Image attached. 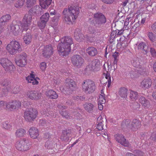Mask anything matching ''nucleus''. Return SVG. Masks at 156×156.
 Wrapping results in <instances>:
<instances>
[{
    "label": "nucleus",
    "instance_id": "obj_48",
    "mask_svg": "<svg viewBox=\"0 0 156 156\" xmlns=\"http://www.w3.org/2000/svg\"><path fill=\"white\" fill-rule=\"evenodd\" d=\"M25 0H18L15 4V6L17 8H20L23 6Z\"/></svg>",
    "mask_w": 156,
    "mask_h": 156
},
{
    "label": "nucleus",
    "instance_id": "obj_34",
    "mask_svg": "<svg viewBox=\"0 0 156 156\" xmlns=\"http://www.w3.org/2000/svg\"><path fill=\"white\" fill-rule=\"evenodd\" d=\"M141 62L140 59L137 57L134 58L131 61L132 65L136 68L140 67Z\"/></svg>",
    "mask_w": 156,
    "mask_h": 156
},
{
    "label": "nucleus",
    "instance_id": "obj_13",
    "mask_svg": "<svg viewBox=\"0 0 156 156\" xmlns=\"http://www.w3.org/2000/svg\"><path fill=\"white\" fill-rule=\"evenodd\" d=\"M21 106V103L19 101H12L9 102L7 105V109L11 111L18 109Z\"/></svg>",
    "mask_w": 156,
    "mask_h": 156
},
{
    "label": "nucleus",
    "instance_id": "obj_56",
    "mask_svg": "<svg viewBox=\"0 0 156 156\" xmlns=\"http://www.w3.org/2000/svg\"><path fill=\"white\" fill-rule=\"evenodd\" d=\"M149 51L152 57L154 58H156V51L154 48L150 47Z\"/></svg>",
    "mask_w": 156,
    "mask_h": 156
},
{
    "label": "nucleus",
    "instance_id": "obj_18",
    "mask_svg": "<svg viewBox=\"0 0 156 156\" xmlns=\"http://www.w3.org/2000/svg\"><path fill=\"white\" fill-rule=\"evenodd\" d=\"M131 129L133 131H136L141 126L140 121L137 119H134L131 123Z\"/></svg>",
    "mask_w": 156,
    "mask_h": 156
},
{
    "label": "nucleus",
    "instance_id": "obj_40",
    "mask_svg": "<svg viewBox=\"0 0 156 156\" xmlns=\"http://www.w3.org/2000/svg\"><path fill=\"white\" fill-rule=\"evenodd\" d=\"M119 143L125 147H129V144L128 140H126V138H125L124 136H123L122 138H121V140H120Z\"/></svg>",
    "mask_w": 156,
    "mask_h": 156
},
{
    "label": "nucleus",
    "instance_id": "obj_26",
    "mask_svg": "<svg viewBox=\"0 0 156 156\" xmlns=\"http://www.w3.org/2000/svg\"><path fill=\"white\" fill-rule=\"evenodd\" d=\"M128 93V90L126 88L122 87L119 89L118 94L122 98H127Z\"/></svg>",
    "mask_w": 156,
    "mask_h": 156
},
{
    "label": "nucleus",
    "instance_id": "obj_37",
    "mask_svg": "<svg viewBox=\"0 0 156 156\" xmlns=\"http://www.w3.org/2000/svg\"><path fill=\"white\" fill-rule=\"evenodd\" d=\"M45 146L48 149L52 150L55 147V143L52 141L48 140L45 142Z\"/></svg>",
    "mask_w": 156,
    "mask_h": 156
},
{
    "label": "nucleus",
    "instance_id": "obj_55",
    "mask_svg": "<svg viewBox=\"0 0 156 156\" xmlns=\"http://www.w3.org/2000/svg\"><path fill=\"white\" fill-rule=\"evenodd\" d=\"M138 71L139 74H140V75L145 76L147 75L146 69L145 68H140Z\"/></svg>",
    "mask_w": 156,
    "mask_h": 156
},
{
    "label": "nucleus",
    "instance_id": "obj_21",
    "mask_svg": "<svg viewBox=\"0 0 156 156\" xmlns=\"http://www.w3.org/2000/svg\"><path fill=\"white\" fill-rule=\"evenodd\" d=\"M29 133L30 137L33 139L36 138L39 135L38 130L35 127L30 128L29 130Z\"/></svg>",
    "mask_w": 156,
    "mask_h": 156
},
{
    "label": "nucleus",
    "instance_id": "obj_42",
    "mask_svg": "<svg viewBox=\"0 0 156 156\" xmlns=\"http://www.w3.org/2000/svg\"><path fill=\"white\" fill-rule=\"evenodd\" d=\"M2 126L3 128L6 129H10L12 127L11 123L8 121L3 122L2 123Z\"/></svg>",
    "mask_w": 156,
    "mask_h": 156
},
{
    "label": "nucleus",
    "instance_id": "obj_11",
    "mask_svg": "<svg viewBox=\"0 0 156 156\" xmlns=\"http://www.w3.org/2000/svg\"><path fill=\"white\" fill-rule=\"evenodd\" d=\"M27 140L24 138L20 141H17L15 144L16 148L19 151H25L28 150L29 147L27 145Z\"/></svg>",
    "mask_w": 156,
    "mask_h": 156
},
{
    "label": "nucleus",
    "instance_id": "obj_19",
    "mask_svg": "<svg viewBox=\"0 0 156 156\" xmlns=\"http://www.w3.org/2000/svg\"><path fill=\"white\" fill-rule=\"evenodd\" d=\"M152 84V81L150 78L144 79L140 83V87L143 89L146 90L150 87Z\"/></svg>",
    "mask_w": 156,
    "mask_h": 156
},
{
    "label": "nucleus",
    "instance_id": "obj_61",
    "mask_svg": "<svg viewBox=\"0 0 156 156\" xmlns=\"http://www.w3.org/2000/svg\"><path fill=\"white\" fill-rule=\"evenodd\" d=\"M7 104L6 102H5L3 101H0V108L1 109L7 108Z\"/></svg>",
    "mask_w": 156,
    "mask_h": 156
},
{
    "label": "nucleus",
    "instance_id": "obj_20",
    "mask_svg": "<svg viewBox=\"0 0 156 156\" xmlns=\"http://www.w3.org/2000/svg\"><path fill=\"white\" fill-rule=\"evenodd\" d=\"M131 122L130 120L126 119L124 120L121 124V128L123 130L126 131L131 129Z\"/></svg>",
    "mask_w": 156,
    "mask_h": 156
},
{
    "label": "nucleus",
    "instance_id": "obj_41",
    "mask_svg": "<svg viewBox=\"0 0 156 156\" xmlns=\"http://www.w3.org/2000/svg\"><path fill=\"white\" fill-rule=\"evenodd\" d=\"M103 74L105 76L106 79L108 80V84L107 87H109L111 83V76H110V73L106 71V73H104Z\"/></svg>",
    "mask_w": 156,
    "mask_h": 156
},
{
    "label": "nucleus",
    "instance_id": "obj_7",
    "mask_svg": "<svg viewBox=\"0 0 156 156\" xmlns=\"http://www.w3.org/2000/svg\"><path fill=\"white\" fill-rule=\"evenodd\" d=\"M64 87L62 89L63 93L69 94L74 90L76 86L74 81L72 79H68L66 80Z\"/></svg>",
    "mask_w": 156,
    "mask_h": 156
},
{
    "label": "nucleus",
    "instance_id": "obj_27",
    "mask_svg": "<svg viewBox=\"0 0 156 156\" xmlns=\"http://www.w3.org/2000/svg\"><path fill=\"white\" fill-rule=\"evenodd\" d=\"M10 27V30H12L15 35H18L20 31L19 26L18 24H11Z\"/></svg>",
    "mask_w": 156,
    "mask_h": 156
},
{
    "label": "nucleus",
    "instance_id": "obj_16",
    "mask_svg": "<svg viewBox=\"0 0 156 156\" xmlns=\"http://www.w3.org/2000/svg\"><path fill=\"white\" fill-rule=\"evenodd\" d=\"M88 66L91 70H98L100 66V62L98 59L94 60L88 65Z\"/></svg>",
    "mask_w": 156,
    "mask_h": 156
},
{
    "label": "nucleus",
    "instance_id": "obj_2",
    "mask_svg": "<svg viewBox=\"0 0 156 156\" xmlns=\"http://www.w3.org/2000/svg\"><path fill=\"white\" fill-rule=\"evenodd\" d=\"M73 44L72 38L70 37H64L61 39V43L57 46L58 53L61 56H66L71 51V45Z\"/></svg>",
    "mask_w": 156,
    "mask_h": 156
},
{
    "label": "nucleus",
    "instance_id": "obj_64",
    "mask_svg": "<svg viewBox=\"0 0 156 156\" xmlns=\"http://www.w3.org/2000/svg\"><path fill=\"white\" fill-rule=\"evenodd\" d=\"M122 38H120L119 39V41L121 42V46L123 48L127 46L128 45V44L126 40H122Z\"/></svg>",
    "mask_w": 156,
    "mask_h": 156
},
{
    "label": "nucleus",
    "instance_id": "obj_59",
    "mask_svg": "<svg viewBox=\"0 0 156 156\" xmlns=\"http://www.w3.org/2000/svg\"><path fill=\"white\" fill-rule=\"evenodd\" d=\"M21 88H20V86H16L14 87L12 90V93L16 94L18 93L20 90Z\"/></svg>",
    "mask_w": 156,
    "mask_h": 156
},
{
    "label": "nucleus",
    "instance_id": "obj_9",
    "mask_svg": "<svg viewBox=\"0 0 156 156\" xmlns=\"http://www.w3.org/2000/svg\"><path fill=\"white\" fill-rule=\"evenodd\" d=\"M27 55L24 52L18 55L15 59L16 63L20 67H24L27 63Z\"/></svg>",
    "mask_w": 156,
    "mask_h": 156
},
{
    "label": "nucleus",
    "instance_id": "obj_38",
    "mask_svg": "<svg viewBox=\"0 0 156 156\" xmlns=\"http://www.w3.org/2000/svg\"><path fill=\"white\" fill-rule=\"evenodd\" d=\"M26 133L25 130L23 129H20L16 130V137H20L24 136Z\"/></svg>",
    "mask_w": 156,
    "mask_h": 156
},
{
    "label": "nucleus",
    "instance_id": "obj_50",
    "mask_svg": "<svg viewBox=\"0 0 156 156\" xmlns=\"http://www.w3.org/2000/svg\"><path fill=\"white\" fill-rule=\"evenodd\" d=\"M49 17V14L48 13H46L41 16L40 19L47 22L48 20Z\"/></svg>",
    "mask_w": 156,
    "mask_h": 156
},
{
    "label": "nucleus",
    "instance_id": "obj_6",
    "mask_svg": "<svg viewBox=\"0 0 156 156\" xmlns=\"http://www.w3.org/2000/svg\"><path fill=\"white\" fill-rule=\"evenodd\" d=\"M83 90L86 93L90 94L95 90L96 87L94 82L90 80H86L82 83Z\"/></svg>",
    "mask_w": 156,
    "mask_h": 156
},
{
    "label": "nucleus",
    "instance_id": "obj_22",
    "mask_svg": "<svg viewBox=\"0 0 156 156\" xmlns=\"http://www.w3.org/2000/svg\"><path fill=\"white\" fill-rule=\"evenodd\" d=\"M138 49L142 50V52L144 55H146L149 51V47L145 42H141L140 43L138 46Z\"/></svg>",
    "mask_w": 156,
    "mask_h": 156
},
{
    "label": "nucleus",
    "instance_id": "obj_62",
    "mask_svg": "<svg viewBox=\"0 0 156 156\" xmlns=\"http://www.w3.org/2000/svg\"><path fill=\"white\" fill-rule=\"evenodd\" d=\"M26 80L27 81L28 83L30 82V80L34 79H36L35 75L32 73L30 74V76H28L26 78Z\"/></svg>",
    "mask_w": 156,
    "mask_h": 156
},
{
    "label": "nucleus",
    "instance_id": "obj_25",
    "mask_svg": "<svg viewBox=\"0 0 156 156\" xmlns=\"http://www.w3.org/2000/svg\"><path fill=\"white\" fill-rule=\"evenodd\" d=\"M45 94L50 99H55L58 97L55 91L52 90H50L46 91Z\"/></svg>",
    "mask_w": 156,
    "mask_h": 156
},
{
    "label": "nucleus",
    "instance_id": "obj_57",
    "mask_svg": "<svg viewBox=\"0 0 156 156\" xmlns=\"http://www.w3.org/2000/svg\"><path fill=\"white\" fill-rule=\"evenodd\" d=\"M85 37L87 40L90 42L92 43L94 41V36L93 35H92L91 36L87 35Z\"/></svg>",
    "mask_w": 156,
    "mask_h": 156
},
{
    "label": "nucleus",
    "instance_id": "obj_47",
    "mask_svg": "<svg viewBox=\"0 0 156 156\" xmlns=\"http://www.w3.org/2000/svg\"><path fill=\"white\" fill-rule=\"evenodd\" d=\"M130 76L132 78H136L139 76V72L136 70H132L130 71Z\"/></svg>",
    "mask_w": 156,
    "mask_h": 156
},
{
    "label": "nucleus",
    "instance_id": "obj_8",
    "mask_svg": "<svg viewBox=\"0 0 156 156\" xmlns=\"http://www.w3.org/2000/svg\"><path fill=\"white\" fill-rule=\"evenodd\" d=\"M37 115V111L34 108L26 111L24 113V118L26 121L31 122L34 121Z\"/></svg>",
    "mask_w": 156,
    "mask_h": 156
},
{
    "label": "nucleus",
    "instance_id": "obj_45",
    "mask_svg": "<svg viewBox=\"0 0 156 156\" xmlns=\"http://www.w3.org/2000/svg\"><path fill=\"white\" fill-rule=\"evenodd\" d=\"M36 0H27L26 5L27 8H31L35 4Z\"/></svg>",
    "mask_w": 156,
    "mask_h": 156
},
{
    "label": "nucleus",
    "instance_id": "obj_35",
    "mask_svg": "<svg viewBox=\"0 0 156 156\" xmlns=\"http://www.w3.org/2000/svg\"><path fill=\"white\" fill-rule=\"evenodd\" d=\"M59 113L60 115L63 117L69 120V119H73V117L70 116V114L66 110H60L59 111Z\"/></svg>",
    "mask_w": 156,
    "mask_h": 156
},
{
    "label": "nucleus",
    "instance_id": "obj_17",
    "mask_svg": "<svg viewBox=\"0 0 156 156\" xmlns=\"http://www.w3.org/2000/svg\"><path fill=\"white\" fill-rule=\"evenodd\" d=\"M52 47L51 45H46L43 51L42 55L45 58H49L53 54Z\"/></svg>",
    "mask_w": 156,
    "mask_h": 156
},
{
    "label": "nucleus",
    "instance_id": "obj_5",
    "mask_svg": "<svg viewBox=\"0 0 156 156\" xmlns=\"http://www.w3.org/2000/svg\"><path fill=\"white\" fill-rule=\"evenodd\" d=\"M36 13L35 11H34L32 9L29 11L28 13L26 14L24 16L23 20V23H21L22 27L23 29H30L28 27L31 22L32 16L34 14Z\"/></svg>",
    "mask_w": 156,
    "mask_h": 156
},
{
    "label": "nucleus",
    "instance_id": "obj_28",
    "mask_svg": "<svg viewBox=\"0 0 156 156\" xmlns=\"http://www.w3.org/2000/svg\"><path fill=\"white\" fill-rule=\"evenodd\" d=\"M139 101L144 108L148 107V106L149 105V101L145 98L143 96H140Z\"/></svg>",
    "mask_w": 156,
    "mask_h": 156
},
{
    "label": "nucleus",
    "instance_id": "obj_44",
    "mask_svg": "<svg viewBox=\"0 0 156 156\" xmlns=\"http://www.w3.org/2000/svg\"><path fill=\"white\" fill-rule=\"evenodd\" d=\"M10 18V16L9 14H6L2 16L1 18H0V19L2 20V21L6 24V22L8 21Z\"/></svg>",
    "mask_w": 156,
    "mask_h": 156
},
{
    "label": "nucleus",
    "instance_id": "obj_15",
    "mask_svg": "<svg viewBox=\"0 0 156 156\" xmlns=\"http://www.w3.org/2000/svg\"><path fill=\"white\" fill-rule=\"evenodd\" d=\"M72 133V130L69 129L63 130L60 137V139L63 141H67L69 140Z\"/></svg>",
    "mask_w": 156,
    "mask_h": 156
},
{
    "label": "nucleus",
    "instance_id": "obj_12",
    "mask_svg": "<svg viewBox=\"0 0 156 156\" xmlns=\"http://www.w3.org/2000/svg\"><path fill=\"white\" fill-rule=\"evenodd\" d=\"M41 94L35 90H28L26 95L29 98L33 100H37L41 98Z\"/></svg>",
    "mask_w": 156,
    "mask_h": 156
},
{
    "label": "nucleus",
    "instance_id": "obj_52",
    "mask_svg": "<svg viewBox=\"0 0 156 156\" xmlns=\"http://www.w3.org/2000/svg\"><path fill=\"white\" fill-rule=\"evenodd\" d=\"M140 24L138 22L136 23L133 27L132 29L135 33L138 32L140 30Z\"/></svg>",
    "mask_w": 156,
    "mask_h": 156
},
{
    "label": "nucleus",
    "instance_id": "obj_43",
    "mask_svg": "<svg viewBox=\"0 0 156 156\" xmlns=\"http://www.w3.org/2000/svg\"><path fill=\"white\" fill-rule=\"evenodd\" d=\"M47 22L40 19L38 22V26L41 29H43L46 26Z\"/></svg>",
    "mask_w": 156,
    "mask_h": 156
},
{
    "label": "nucleus",
    "instance_id": "obj_58",
    "mask_svg": "<svg viewBox=\"0 0 156 156\" xmlns=\"http://www.w3.org/2000/svg\"><path fill=\"white\" fill-rule=\"evenodd\" d=\"M41 114L44 117H46L49 116H51L53 114V112L51 111H49L48 112L44 111L41 113Z\"/></svg>",
    "mask_w": 156,
    "mask_h": 156
},
{
    "label": "nucleus",
    "instance_id": "obj_51",
    "mask_svg": "<svg viewBox=\"0 0 156 156\" xmlns=\"http://www.w3.org/2000/svg\"><path fill=\"white\" fill-rule=\"evenodd\" d=\"M11 83L9 79H5L2 80L0 82L1 85L2 86L6 87Z\"/></svg>",
    "mask_w": 156,
    "mask_h": 156
},
{
    "label": "nucleus",
    "instance_id": "obj_60",
    "mask_svg": "<svg viewBox=\"0 0 156 156\" xmlns=\"http://www.w3.org/2000/svg\"><path fill=\"white\" fill-rule=\"evenodd\" d=\"M133 153L136 154V155L138 156H144V153L140 150L136 149L134 151Z\"/></svg>",
    "mask_w": 156,
    "mask_h": 156
},
{
    "label": "nucleus",
    "instance_id": "obj_1",
    "mask_svg": "<svg viewBox=\"0 0 156 156\" xmlns=\"http://www.w3.org/2000/svg\"><path fill=\"white\" fill-rule=\"evenodd\" d=\"M90 24L93 27H89L88 30L91 34H94L96 31V28H100L103 26L107 22V19L105 16L102 13L99 12H97L93 14V18L89 19Z\"/></svg>",
    "mask_w": 156,
    "mask_h": 156
},
{
    "label": "nucleus",
    "instance_id": "obj_4",
    "mask_svg": "<svg viewBox=\"0 0 156 156\" xmlns=\"http://www.w3.org/2000/svg\"><path fill=\"white\" fill-rule=\"evenodd\" d=\"M7 50L11 55H14L22 51L21 47L19 42L16 41H12L6 46Z\"/></svg>",
    "mask_w": 156,
    "mask_h": 156
},
{
    "label": "nucleus",
    "instance_id": "obj_39",
    "mask_svg": "<svg viewBox=\"0 0 156 156\" xmlns=\"http://www.w3.org/2000/svg\"><path fill=\"white\" fill-rule=\"evenodd\" d=\"M139 95L138 93L134 91H131L130 92L129 97L133 100H136L139 97Z\"/></svg>",
    "mask_w": 156,
    "mask_h": 156
},
{
    "label": "nucleus",
    "instance_id": "obj_46",
    "mask_svg": "<svg viewBox=\"0 0 156 156\" xmlns=\"http://www.w3.org/2000/svg\"><path fill=\"white\" fill-rule=\"evenodd\" d=\"M60 16V15L58 13L56 14V15L54 16H52L51 17L52 22L54 23H57L58 21Z\"/></svg>",
    "mask_w": 156,
    "mask_h": 156
},
{
    "label": "nucleus",
    "instance_id": "obj_63",
    "mask_svg": "<svg viewBox=\"0 0 156 156\" xmlns=\"http://www.w3.org/2000/svg\"><path fill=\"white\" fill-rule=\"evenodd\" d=\"M52 135L50 134L49 133H46L44 134V137L46 139H48V140H50L52 139Z\"/></svg>",
    "mask_w": 156,
    "mask_h": 156
},
{
    "label": "nucleus",
    "instance_id": "obj_14",
    "mask_svg": "<svg viewBox=\"0 0 156 156\" xmlns=\"http://www.w3.org/2000/svg\"><path fill=\"white\" fill-rule=\"evenodd\" d=\"M22 32L26 34L23 38L24 42L26 44H29L30 43L32 38V35L31 33L30 29H23Z\"/></svg>",
    "mask_w": 156,
    "mask_h": 156
},
{
    "label": "nucleus",
    "instance_id": "obj_23",
    "mask_svg": "<svg viewBox=\"0 0 156 156\" xmlns=\"http://www.w3.org/2000/svg\"><path fill=\"white\" fill-rule=\"evenodd\" d=\"M74 36L75 39L78 41H80L83 38V35L81 33V30L76 28L74 32Z\"/></svg>",
    "mask_w": 156,
    "mask_h": 156
},
{
    "label": "nucleus",
    "instance_id": "obj_32",
    "mask_svg": "<svg viewBox=\"0 0 156 156\" xmlns=\"http://www.w3.org/2000/svg\"><path fill=\"white\" fill-rule=\"evenodd\" d=\"M83 106L84 109L88 112H91L94 108V105L91 103L86 102L83 105Z\"/></svg>",
    "mask_w": 156,
    "mask_h": 156
},
{
    "label": "nucleus",
    "instance_id": "obj_10",
    "mask_svg": "<svg viewBox=\"0 0 156 156\" xmlns=\"http://www.w3.org/2000/svg\"><path fill=\"white\" fill-rule=\"evenodd\" d=\"M71 61L74 66L80 68L84 62V59L80 55H76L71 57Z\"/></svg>",
    "mask_w": 156,
    "mask_h": 156
},
{
    "label": "nucleus",
    "instance_id": "obj_54",
    "mask_svg": "<svg viewBox=\"0 0 156 156\" xmlns=\"http://www.w3.org/2000/svg\"><path fill=\"white\" fill-rule=\"evenodd\" d=\"M9 90V89L7 88L3 89L1 92H0V97L6 95Z\"/></svg>",
    "mask_w": 156,
    "mask_h": 156
},
{
    "label": "nucleus",
    "instance_id": "obj_53",
    "mask_svg": "<svg viewBox=\"0 0 156 156\" xmlns=\"http://www.w3.org/2000/svg\"><path fill=\"white\" fill-rule=\"evenodd\" d=\"M15 68L14 66L12 64L11 62V64H10L7 67H6L5 70L6 72H10L15 70Z\"/></svg>",
    "mask_w": 156,
    "mask_h": 156
},
{
    "label": "nucleus",
    "instance_id": "obj_33",
    "mask_svg": "<svg viewBox=\"0 0 156 156\" xmlns=\"http://www.w3.org/2000/svg\"><path fill=\"white\" fill-rule=\"evenodd\" d=\"M103 119V118L101 115L99 116L97 118V123H98V124H97V128L99 130H101L103 129V121L102 120Z\"/></svg>",
    "mask_w": 156,
    "mask_h": 156
},
{
    "label": "nucleus",
    "instance_id": "obj_31",
    "mask_svg": "<svg viewBox=\"0 0 156 156\" xmlns=\"http://www.w3.org/2000/svg\"><path fill=\"white\" fill-rule=\"evenodd\" d=\"M0 63L5 69L10 64H11V62L6 58H3L0 59Z\"/></svg>",
    "mask_w": 156,
    "mask_h": 156
},
{
    "label": "nucleus",
    "instance_id": "obj_24",
    "mask_svg": "<svg viewBox=\"0 0 156 156\" xmlns=\"http://www.w3.org/2000/svg\"><path fill=\"white\" fill-rule=\"evenodd\" d=\"M86 51L89 55L91 57L96 55L98 53L96 48L92 46L89 47L86 49Z\"/></svg>",
    "mask_w": 156,
    "mask_h": 156
},
{
    "label": "nucleus",
    "instance_id": "obj_36",
    "mask_svg": "<svg viewBox=\"0 0 156 156\" xmlns=\"http://www.w3.org/2000/svg\"><path fill=\"white\" fill-rule=\"evenodd\" d=\"M130 110L132 112H134L135 110H137L140 107V105L137 102L131 103L130 105Z\"/></svg>",
    "mask_w": 156,
    "mask_h": 156
},
{
    "label": "nucleus",
    "instance_id": "obj_49",
    "mask_svg": "<svg viewBox=\"0 0 156 156\" xmlns=\"http://www.w3.org/2000/svg\"><path fill=\"white\" fill-rule=\"evenodd\" d=\"M147 36L152 42H154L156 38V36L152 32H149L147 34Z\"/></svg>",
    "mask_w": 156,
    "mask_h": 156
},
{
    "label": "nucleus",
    "instance_id": "obj_30",
    "mask_svg": "<svg viewBox=\"0 0 156 156\" xmlns=\"http://www.w3.org/2000/svg\"><path fill=\"white\" fill-rule=\"evenodd\" d=\"M52 0H40V4L42 8L47 9L51 4Z\"/></svg>",
    "mask_w": 156,
    "mask_h": 156
},
{
    "label": "nucleus",
    "instance_id": "obj_3",
    "mask_svg": "<svg viewBox=\"0 0 156 156\" xmlns=\"http://www.w3.org/2000/svg\"><path fill=\"white\" fill-rule=\"evenodd\" d=\"M63 17L66 23L69 24L72 23L77 17L76 15L80 13V10L78 8L75 7L69 6L68 9H65L63 11Z\"/></svg>",
    "mask_w": 156,
    "mask_h": 156
},
{
    "label": "nucleus",
    "instance_id": "obj_29",
    "mask_svg": "<svg viewBox=\"0 0 156 156\" xmlns=\"http://www.w3.org/2000/svg\"><path fill=\"white\" fill-rule=\"evenodd\" d=\"M139 101L144 108L148 107V106L149 105V101L145 98L143 96H140Z\"/></svg>",
    "mask_w": 156,
    "mask_h": 156
}]
</instances>
